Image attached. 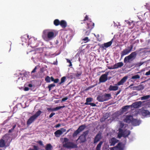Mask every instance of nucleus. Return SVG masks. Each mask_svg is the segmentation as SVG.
<instances>
[{"label": "nucleus", "mask_w": 150, "mask_h": 150, "mask_svg": "<svg viewBox=\"0 0 150 150\" xmlns=\"http://www.w3.org/2000/svg\"><path fill=\"white\" fill-rule=\"evenodd\" d=\"M65 107V105H63L62 106H59L58 107H56L55 108V111L57 110H58L60 109L61 108H63Z\"/></svg>", "instance_id": "obj_38"}, {"label": "nucleus", "mask_w": 150, "mask_h": 150, "mask_svg": "<svg viewBox=\"0 0 150 150\" xmlns=\"http://www.w3.org/2000/svg\"><path fill=\"white\" fill-rule=\"evenodd\" d=\"M86 140V137L83 135H81L77 139V141L79 140V142L81 143L85 142Z\"/></svg>", "instance_id": "obj_16"}, {"label": "nucleus", "mask_w": 150, "mask_h": 150, "mask_svg": "<svg viewBox=\"0 0 150 150\" xmlns=\"http://www.w3.org/2000/svg\"><path fill=\"white\" fill-rule=\"evenodd\" d=\"M117 142V140L115 138H112L110 141V142L111 143L110 145L114 146Z\"/></svg>", "instance_id": "obj_23"}, {"label": "nucleus", "mask_w": 150, "mask_h": 150, "mask_svg": "<svg viewBox=\"0 0 150 150\" xmlns=\"http://www.w3.org/2000/svg\"><path fill=\"white\" fill-rule=\"evenodd\" d=\"M84 43H86L90 41L88 37H86L82 39Z\"/></svg>", "instance_id": "obj_37"}, {"label": "nucleus", "mask_w": 150, "mask_h": 150, "mask_svg": "<svg viewBox=\"0 0 150 150\" xmlns=\"http://www.w3.org/2000/svg\"><path fill=\"white\" fill-rule=\"evenodd\" d=\"M116 147L120 149L121 148V143H119L118 144L116 145Z\"/></svg>", "instance_id": "obj_44"}, {"label": "nucleus", "mask_w": 150, "mask_h": 150, "mask_svg": "<svg viewBox=\"0 0 150 150\" xmlns=\"http://www.w3.org/2000/svg\"><path fill=\"white\" fill-rule=\"evenodd\" d=\"M124 126V124L123 123H121L120 125V127L121 128H122Z\"/></svg>", "instance_id": "obj_57"}, {"label": "nucleus", "mask_w": 150, "mask_h": 150, "mask_svg": "<svg viewBox=\"0 0 150 150\" xmlns=\"http://www.w3.org/2000/svg\"><path fill=\"white\" fill-rule=\"evenodd\" d=\"M55 108H48L47 109V110H51L52 111H55Z\"/></svg>", "instance_id": "obj_50"}, {"label": "nucleus", "mask_w": 150, "mask_h": 150, "mask_svg": "<svg viewBox=\"0 0 150 150\" xmlns=\"http://www.w3.org/2000/svg\"><path fill=\"white\" fill-rule=\"evenodd\" d=\"M123 65L124 64L122 62H119L113 65V67H111L108 68L110 69H116L122 67L123 66Z\"/></svg>", "instance_id": "obj_10"}, {"label": "nucleus", "mask_w": 150, "mask_h": 150, "mask_svg": "<svg viewBox=\"0 0 150 150\" xmlns=\"http://www.w3.org/2000/svg\"><path fill=\"white\" fill-rule=\"evenodd\" d=\"M68 99V98L67 97H66L62 99V102L65 101L66 100H67Z\"/></svg>", "instance_id": "obj_46"}, {"label": "nucleus", "mask_w": 150, "mask_h": 150, "mask_svg": "<svg viewBox=\"0 0 150 150\" xmlns=\"http://www.w3.org/2000/svg\"><path fill=\"white\" fill-rule=\"evenodd\" d=\"M150 97L149 95H146L141 97V100H146L148 99Z\"/></svg>", "instance_id": "obj_32"}, {"label": "nucleus", "mask_w": 150, "mask_h": 150, "mask_svg": "<svg viewBox=\"0 0 150 150\" xmlns=\"http://www.w3.org/2000/svg\"><path fill=\"white\" fill-rule=\"evenodd\" d=\"M38 142L41 146H42L43 145L42 142L41 141H39Z\"/></svg>", "instance_id": "obj_56"}, {"label": "nucleus", "mask_w": 150, "mask_h": 150, "mask_svg": "<svg viewBox=\"0 0 150 150\" xmlns=\"http://www.w3.org/2000/svg\"><path fill=\"white\" fill-rule=\"evenodd\" d=\"M132 119V117L130 115H127L125 119L123 120V121L125 122L129 123L131 121V119Z\"/></svg>", "instance_id": "obj_14"}, {"label": "nucleus", "mask_w": 150, "mask_h": 150, "mask_svg": "<svg viewBox=\"0 0 150 150\" xmlns=\"http://www.w3.org/2000/svg\"><path fill=\"white\" fill-rule=\"evenodd\" d=\"M42 37L43 39L47 41L52 40L55 36L54 33L52 31H49L47 30L43 31Z\"/></svg>", "instance_id": "obj_1"}, {"label": "nucleus", "mask_w": 150, "mask_h": 150, "mask_svg": "<svg viewBox=\"0 0 150 150\" xmlns=\"http://www.w3.org/2000/svg\"><path fill=\"white\" fill-rule=\"evenodd\" d=\"M133 90H136L139 91L143 90L144 88V86L142 84H140L139 85L134 86L133 87Z\"/></svg>", "instance_id": "obj_13"}, {"label": "nucleus", "mask_w": 150, "mask_h": 150, "mask_svg": "<svg viewBox=\"0 0 150 150\" xmlns=\"http://www.w3.org/2000/svg\"><path fill=\"white\" fill-rule=\"evenodd\" d=\"M142 103V102L141 101H137L133 103L132 106L134 108H138L141 106Z\"/></svg>", "instance_id": "obj_12"}, {"label": "nucleus", "mask_w": 150, "mask_h": 150, "mask_svg": "<svg viewBox=\"0 0 150 150\" xmlns=\"http://www.w3.org/2000/svg\"><path fill=\"white\" fill-rule=\"evenodd\" d=\"M54 24L55 26H58L60 25V21L58 19H56L54 21Z\"/></svg>", "instance_id": "obj_30"}, {"label": "nucleus", "mask_w": 150, "mask_h": 150, "mask_svg": "<svg viewBox=\"0 0 150 150\" xmlns=\"http://www.w3.org/2000/svg\"><path fill=\"white\" fill-rule=\"evenodd\" d=\"M59 81V79H54V83H57Z\"/></svg>", "instance_id": "obj_49"}, {"label": "nucleus", "mask_w": 150, "mask_h": 150, "mask_svg": "<svg viewBox=\"0 0 150 150\" xmlns=\"http://www.w3.org/2000/svg\"><path fill=\"white\" fill-rule=\"evenodd\" d=\"M88 104L93 107H95L96 105V104L94 103H90Z\"/></svg>", "instance_id": "obj_45"}, {"label": "nucleus", "mask_w": 150, "mask_h": 150, "mask_svg": "<svg viewBox=\"0 0 150 150\" xmlns=\"http://www.w3.org/2000/svg\"><path fill=\"white\" fill-rule=\"evenodd\" d=\"M88 17L87 15H86L84 19L83 20V21H85L86 20H88Z\"/></svg>", "instance_id": "obj_48"}, {"label": "nucleus", "mask_w": 150, "mask_h": 150, "mask_svg": "<svg viewBox=\"0 0 150 150\" xmlns=\"http://www.w3.org/2000/svg\"><path fill=\"white\" fill-rule=\"evenodd\" d=\"M55 115V113H52L49 115V118H51L52 117V116Z\"/></svg>", "instance_id": "obj_51"}, {"label": "nucleus", "mask_w": 150, "mask_h": 150, "mask_svg": "<svg viewBox=\"0 0 150 150\" xmlns=\"http://www.w3.org/2000/svg\"><path fill=\"white\" fill-rule=\"evenodd\" d=\"M61 126V125L60 124H58L57 125H56L54 127L56 128H57Z\"/></svg>", "instance_id": "obj_58"}, {"label": "nucleus", "mask_w": 150, "mask_h": 150, "mask_svg": "<svg viewBox=\"0 0 150 150\" xmlns=\"http://www.w3.org/2000/svg\"><path fill=\"white\" fill-rule=\"evenodd\" d=\"M132 124L134 126L138 125L139 124V121L135 119H132Z\"/></svg>", "instance_id": "obj_18"}, {"label": "nucleus", "mask_w": 150, "mask_h": 150, "mask_svg": "<svg viewBox=\"0 0 150 150\" xmlns=\"http://www.w3.org/2000/svg\"><path fill=\"white\" fill-rule=\"evenodd\" d=\"M60 25L62 28H65L67 26V23L65 21L62 20L60 22Z\"/></svg>", "instance_id": "obj_19"}, {"label": "nucleus", "mask_w": 150, "mask_h": 150, "mask_svg": "<svg viewBox=\"0 0 150 150\" xmlns=\"http://www.w3.org/2000/svg\"><path fill=\"white\" fill-rule=\"evenodd\" d=\"M92 101V98H87L86 99V103H85L86 104H88L87 103L88 102H91Z\"/></svg>", "instance_id": "obj_39"}, {"label": "nucleus", "mask_w": 150, "mask_h": 150, "mask_svg": "<svg viewBox=\"0 0 150 150\" xmlns=\"http://www.w3.org/2000/svg\"><path fill=\"white\" fill-rule=\"evenodd\" d=\"M45 81L47 83H50V78L48 76H47L45 79Z\"/></svg>", "instance_id": "obj_36"}, {"label": "nucleus", "mask_w": 150, "mask_h": 150, "mask_svg": "<svg viewBox=\"0 0 150 150\" xmlns=\"http://www.w3.org/2000/svg\"><path fill=\"white\" fill-rule=\"evenodd\" d=\"M121 91V90H119V91H117L116 93V94H115L116 95V96H117L118 94H119L120 93V92Z\"/></svg>", "instance_id": "obj_59"}, {"label": "nucleus", "mask_w": 150, "mask_h": 150, "mask_svg": "<svg viewBox=\"0 0 150 150\" xmlns=\"http://www.w3.org/2000/svg\"><path fill=\"white\" fill-rule=\"evenodd\" d=\"M90 30L89 31H87L85 33V35H88L90 34Z\"/></svg>", "instance_id": "obj_55"}, {"label": "nucleus", "mask_w": 150, "mask_h": 150, "mask_svg": "<svg viewBox=\"0 0 150 150\" xmlns=\"http://www.w3.org/2000/svg\"><path fill=\"white\" fill-rule=\"evenodd\" d=\"M140 78V76L138 74H137L132 76L131 79H135L136 80L137 79H139Z\"/></svg>", "instance_id": "obj_31"}, {"label": "nucleus", "mask_w": 150, "mask_h": 150, "mask_svg": "<svg viewBox=\"0 0 150 150\" xmlns=\"http://www.w3.org/2000/svg\"><path fill=\"white\" fill-rule=\"evenodd\" d=\"M144 64V62H140L139 63H138V65L139 66H140Z\"/></svg>", "instance_id": "obj_60"}, {"label": "nucleus", "mask_w": 150, "mask_h": 150, "mask_svg": "<svg viewBox=\"0 0 150 150\" xmlns=\"http://www.w3.org/2000/svg\"><path fill=\"white\" fill-rule=\"evenodd\" d=\"M88 131L84 132L81 135H83L85 137H86L88 133Z\"/></svg>", "instance_id": "obj_43"}, {"label": "nucleus", "mask_w": 150, "mask_h": 150, "mask_svg": "<svg viewBox=\"0 0 150 150\" xmlns=\"http://www.w3.org/2000/svg\"><path fill=\"white\" fill-rule=\"evenodd\" d=\"M50 78V80H51V81H54V78L52 76H51Z\"/></svg>", "instance_id": "obj_63"}, {"label": "nucleus", "mask_w": 150, "mask_h": 150, "mask_svg": "<svg viewBox=\"0 0 150 150\" xmlns=\"http://www.w3.org/2000/svg\"><path fill=\"white\" fill-rule=\"evenodd\" d=\"M66 60L67 61V62L69 63V67H71V66H72V65L71 62V61L69 59H66Z\"/></svg>", "instance_id": "obj_42"}, {"label": "nucleus", "mask_w": 150, "mask_h": 150, "mask_svg": "<svg viewBox=\"0 0 150 150\" xmlns=\"http://www.w3.org/2000/svg\"><path fill=\"white\" fill-rule=\"evenodd\" d=\"M111 95L110 93H105L103 95H98L97 100L99 102H104L110 99Z\"/></svg>", "instance_id": "obj_4"}, {"label": "nucleus", "mask_w": 150, "mask_h": 150, "mask_svg": "<svg viewBox=\"0 0 150 150\" xmlns=\"http://www.w3.org/2000/svg\"><path fill=\"white\" fill-rule=\"evenodd\" d=\"M87 25L88 28L91 30L94 27V23L90 21L89 23H87Z\"/></svg>", "instance_id": "obj_17"}, {"label": "nucleus", "mask_w": 150, "mask_h": 150, "mask_svg": "<svg viewBox=\"0 0 150 150\" xmlns=\"http://www.w3.org/2000/svg\"><path fill=\"white\" fill-rule=\"evenodd\" d=\"M86 127V126L85 125H83L80 126L77 129L81 132L84 130Z\"/></svg>", "instance_id": "obj_25"}, {"label": "nucleus", "mask_w": 150, "mask_h": 150, "mask_svg": "<svg viewBox=\"0 0 150 150\" xmlns=\"http://www.w3.org/2000/svg\"><path fill=\"white\" fill-rule=\"evenodd\" d=\"M55 86V85L54 83L49 85L47 87V88L49 89V91H51L52 88Z\"/></svg>", "instance_id": "obj_33"}, {"label": "nucleus", "mask_w": 150, "mask_h": 150, "mask_svg": "<svg viewBox=\"0 0 150 150\" xmlns=\"http://www.w3.org/2000/svg\"><path fill=\"white\" fill-rule=\"evenodd\" d=\"M13 130L12 129H10L8 130V132L11 133V132H12Z\"/></svg>", "instance_id": "obj_64"}, {"label": "nucleus", "mask_w": 150, "mask_h": 150, "mask_svg": "<svg viewBox=\"0 0 150 150\" xmlns=\"http://www.w3.org/2000/svg\"><path fill=\"white\" fill-rule=\"evenodd\" d=\"M133 47V46L132 45H130L129 47H128L127 48H125L120 53L121 58H122L124 55L127 54L130 52L132 49Z\"/></svg>", "instance_id": "obj_7"}, {"label": "nucleus", "mask_w": 150, "mask_h": 150, "mask_svg": "<svg viewBox=\"0 0 150 150\" xmlns=\"http://www.w3.org/2000/svg\"><path fill=\"white\" fill-rule=\"evenodd\" d=\"M145 75L146 76L150 75V70L146 72L145 73Z\"/></svg>", "instance_id": "obj_54"}, {"label": "nucleus", "mask_w": 150, "mask_h": 150, "mask_svg": "<svg viewBox=\"0 0 150 150\" xmlns=\"http://www.w3.org/2000/svg\"><path fill=\"white\" fill-rule=\"evenodd\" d=\"M16 125L15 124L13 127L12 128H11L13 130L16 127Z\"/></svg>", "instance_id": "obj_62"}, {"label": "nucleus", "mask_w": 150, "mask_h": 150, "mask_svg": "<svg viewBox=\"0 0 150 150\" xmlns=\"http://www.w3.org/2000/svg\"><path fill=\"white\" fill-rule=\"evenodd\" d=\"M66 78L65 76H63L61 78V82L59 83V85H61L62 83L65 82Z\"/></svg>", "instance_id": "obj_34"}, {"label": "nucleus", "mask_w": 150, "mask_h": 150, "mask_svg": "<svg viewBox=\"0 0 150 150\" xmlns=\"http://www.w3.org/2000/svg\"><path fill=\"white\" fill-rule=\"evenodd\" d=\"M103 143V142L100 141V142L97 145L96 149V150H100V148Z\"/></svg>", "instance_id": "obj_29"}, {"label": "nucleus", "mask_w": 150, "mask_h": 150, "mask_svg": "<svg viewBox=\"0 0 150 150\" xmlns=\"http://www.w3.org/2000/svg\"><path fill=\"white\" fill-rule=\"evenodd\" d=\"M60 130V131L62 132V134H63V132H65L66 131V129L64 128H61Z\"/></svg>", "instance_id": "obj_47"}, {"label": "nucleus", "mask_w": 150, "mask_h": 150, "mask_svg": "<svg viewBox=\"0 0 150 150\" xmlns=\"http://www.w3.org/2000/svg\"><path fill=\"white\" fill-rule=\"evenodd\" d=\"M52 146L50 144H47L45 148L46 150H52Z\"/></svg>", "instance_id": "obj_28"}, {"label": "nucleus", "mask_w": 150, "mask_h": 150, "mask_svg": "<svg viewBox=\"0 0 150 150\" xmlns=\"http://www.w3.org/2000/svg\"><path fill=\"white\" fill-rule=\"evenodd\" d=\"M82 72L81 71H77L75 74V76L77 78H79V77L82 74Z\"/></svg>", "instance_id": "obj_26"}, {"label": "nucleus", "mask_w": 150, "mask_h": 150, "mask_svg": "<svg viewBox=\"0 0 150 150\" xmlns=\"http://www.w3.org/2000/svg\"><path fill=\"white\" fill-rule=\"evenodd\" d=\"M42 112L40 110H38L33 116H31L27 121V125H30L42 113Z\"/></svg>", "instance_id": "obj_3"}, {"label": "nucleus", "mask_w": 150, "mask_h": 150, "mask_svg": "<svg viewBox=\"0 0 150 150\" xmlns=\"http://www.w3.org/2000/svg\"><path fill=\"white\" fill-rule=\"evenodd\" d=\"M127 23L128 24V25L129 26H130V25H132V26L130 27V28L131 29H132L133 28V27H134V24L132 22L131 23L130 22H128Z\"/></svg>", "instance_id": "obj_41"}, {"label": "nucleus", "mask_w": 150, "mask_h": 150, "mask_svg": "<svg viewBox=\"0 0 150 150\" xmlns=\"http://www.w3.org/2000/svg\"><path fill=\"white\" fill-rule=\"evenodd\" d=\"M137 53L136 51H135L131 53L129 55L126 57L124 60V62L126 64L129 62V61H132L137 56Z\"/></svg>", "instance_id": "obj_5"}, {"label": "nucleus", "mask_w": 150, "mask_h": 150, "mask_svg": "<svg viewBox=\"0 0 150 150\" xmlns=\"http://www.w3.org/2000/svg\"><path fill=\"white\" fill-rule=\"evenodd\" d=\"M109 117V114L107 113H106L103 116V117L100 119V122H102L104 121Z\"/></svg>", "instance_id": "obj_22"}, {"label": "nucleus", "mask_w": 150, "mask_h": 150, "mask_svg": "<svg viewBox=\"0 0 150 150\" xmlns=\"http://www.w3.org/2000/svg\"><path fill=\"white\" fill-rule=\"evenodd\" d=\"M63 143V146L67 149H74L77 147V144L69 141V139L67 138H64Z\"/></svg>", "instance_id": "obj_2"}, {"label": "nucleus", "mask_w": 150, "mask_h": 150, "mask_svg": "<svg viewBox=\"0 0 150 150\" xmlns=\"http://www.w3.org/2000/svg\"><path fill=\"white\" fill-rule=\"evenodd\" d=\"M149 112L147 110H144L142 112V115L144 116H146L149 114Z\"/></svg>", "instance_id": "obj_24"}, {"label": "nucleus", "mask_w": 150, "mask_h": 150, "mask_svg": "<svg viewBox=\"0 0 150 150\" xmlns=\"http://www.w3.org/2000/svg\"><path fill=\"white\" fill-rule=\"evenodd\" d=\"M108 73L106 72L105 74L102 75L99 78V82L101 83H103L107 81L108 80Z\"/></svg>", "instance_id": "obj_9"}, {"label": "nucleus", "mask_w": 150, "mask_h": 150, "mask_svg": "<svg viewBox=\"0 0 150 150\" xmlns=\"http://www.w3.org/2000/svg\"><path fill=\"white\" fill-rule=\"evenodd\" d=\"M29 88L28 87H25V88L24 89V91H28L29 90Z\"/></svg>", "instance_id": "obj_61"}, {"label": "nucleus", "mask_w": 150, "mask_h": 150, "mask_svg": "<svg viewBox=\"0 0 150 150\" xmlns=\"http://www.w3.org/2000/svg\"><path fill=\"white\" fill-rule=\"evenodd\" d=\"M80 132L77 129L76 131H75L73 133V137H75L78 134L80 133Z\"/></svg>", "instance_id": "obj_35"}, {"label": "nucleus", "mask_w": 150, "mask_h": 150, "mask_svg": "<svg viewBox=\"0 0 150 150\" xmlns=\"http://www.w3.org/2000/svg\"><path fill=\"white\" fill-rule=\"evenodd\" d=\"M5 146V141L3 139L0 140V147H4Z\"/></svg>", "instance_id": "obj_27"}, {"label": "nucleus", "mask_w": 150, "mask_h": 150, "mask_svg": "<svg viewBox=\"0 0 150 150\" xmlns=\"http://www.w3.org/2000/svg\"><path fill=\"white\" fill-rule=\"evenodd\" d=\"M31 150H38V147L36 146H34L33 149Z\"/></svg>", "instance_id": "obj_53"}, {"label": "nucleus", "mask_w": 150, "mask_h": 150, "mask_svg": "<svg viewBox=\"0 0 150 150\" xmlns=\"http://www.w3.org/2000/svg\"><path fill=\"white\" fill-rule=\"evenodd\" d=\"M119 133L118 134V137L119 138L122 137L125 138L128 137L130 133L129 130H125L123 131L122 129L120 128L119 129Z\"/></svg>", "instance_id": "obj_6"}, {"label": "nucleus", "mask_w": 150, "mask_h": 150, "mask_svg": "<svg viewBox=\"0 0 150 150\" xmlns=\"http://www.w3.org/2000/svg\"><path fill=\"white\" fill-rule=\"evenodd\" d=\"M37 69V67H35L34 69L31 72V74L33 73H34L36 71V70Z\"/></svg>", "instance_id": "obj_52"}, {"label": "nucleus", "mask_w": 150, "mask_h": 150, "mask_svg": "<svg viewBox=\"0 0 150 150\" xmlns=\"http://www.w3.org/2000/svg\"><path fill=\"white\" fill-rule=\"evenodd\" d=\"M113 40V39H112L110 41L100 45V48L102 49L103 50H105L107 48L111 46L112 44Z\"/></svg>", "instance_id": "obj_8"}, {"label": "nucleus", "mask_w": 150, "mask_h": 150, "mask_svg": "<svg viewBox=\"0 0 150 150\" xmlns=\"http://www.w3.org/2000/svg\"><path fill=\"white\" fill-rule=\"evenodd\" d=\"M101 138V135L99 134H97L95 137L94 142L93 144H95L97 143L99 141Z\"/></svg>", "instance_id": "obj_15"}, {"label": "nucleus", "mask_w": 150, "mask_h": 150, "mask_svg": "<svg viewBox=\"0 0 150 150\" xmlns=\"http://www.w3.org/2000/svg\"><path fill=\"white\" fill-rule=\"evenodd\" d=\"M129 108V106L128 105H126L123 107L122 108V109H123L124 111H126L128 108Z\"/></svg>", "instance_id": "obj_40"}, {"label": "nucleus", "mask_w": 150, "mask_h": 150, "mask_svg": "<svg viewBox=\"0 0 150 150\" xmlns=\"http://www.w3.org/2000/svg\"><path fill=\"white\" fill-rule=\"evenodd\" d=\"M118 88V87L117 86H112L111 85L109 86V89L110 91H115L117 90Z\"/></svg>", "instance_id": "obj_20"}, {"label": "nucleus", "mask_w": 150, "mask_h": 150, "mask_svg": "<svg viewBox=\"0 0 150 150\" xmlns=\"http://www.w3.org/2000/svg\"><path fill=\"white\" fill-rule=\"evenodd\" d=\"M127 76H125L124 77L119 81L117 84L115 85L117 86H120L122 85L126 81L127 79Z\"/></svg>", "instance_id": "obj_11"}, {"label": "nucleus", "mask_w": 150, "mask_h": 150, "mask_svg": "<svg viewBox=\"0 0 150 150\" xmlns=\"http://www.w3.org/2000/svg\"><path fill=\"white\" fill-rule=\"evenodd\" d=\"M62 134V132L60 129L57 130L54 133L55 136L57 137H59Z\"/></svg>", "instance_id": "obj_21"}]
</instances>
